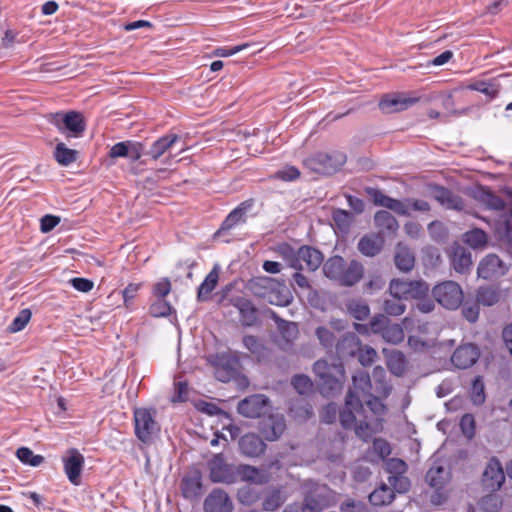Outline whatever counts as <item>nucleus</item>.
Here are the masks:
<instances>
[{"mask_svg": "<svg viewBox=\"0 0 512 512\" xmlns=\"http://www.w3.org/2000/svg\"><path fill=\"white\" fill-rule=\"evenodd\" d=\"M346 160V155L340 151L317 152L306 158L304 165L315 173L331 175L336 173L346 163Z\"/></svg>", "mask_w": 512, "mask_h": 512, "instance_id": "obj_1", "label": "nucleus"}, {"mask_svg": "<svg viewBox=\"0 0 512 512\" xmlns=\"http://www.w3.org/2000/svg\"><path fill=\"white\" fill-rule=\"evenodd\" d=\"M134 416L135 435L144 444H149L160 431V426L156 421V411L154 409L136 408Z\"/></svg>", "mask_w": 512, "mask_h": 512, "instance_id": "obj_2", "label": "nucleus"}, {"mask_svg": "<svg viewBox=\"0 0 512 512\" xmlns=\"http://www.w3.org/2000/svg\"><path fill=\"white\" fill-rule=\"evenodd\" d=\"M313 371L323 389L334 391L341 388L345 370L340 361L329 364L326 360L320 359L314 363Z\"/></svg>", "mask_w": 512, "mask_h": 512, "instance_id": "obj_3", "label": "nucleus"}, {"mask_svg": "<svg viewBox=\"0 0 512 512\" xmlns=\"http://www.w3.org/2000/svg\"><path fill=\"white\" fill-rule=\"evenodd\" d=\"M304 506L311 512H321L332 504V490L327 485L308 481L303 486Z\"/></svg>", "mask_w": 512, "mask_h": 512, "instance_id": "obj_4", "label": "nucleus"}, {"mask_svg": "<svg viewBox=\"0 0 512 512\" xmlns=\"http://www.w3.org/2000/svg\"><path fill=\"white\" fill-rule=\"evenodd\" d=\"M434 299L448 310H456L463 302V291L455 281H444L432 289Z\"/></svg>", "mask_w": 512, "mask_h": 512, "instance_id": "obj_5", "label": "nucleus"}, {"mask_svg": "<svg viewBox=\"0 0 512 512\" xmlns=\"http://www.w3.org/2000/svg\"><path fill=\"white\" fill-rule=\"evenodd\" d=\"M428 291L429 287L424 281L393 279L389 284V293L392 298H400L402 300L421 298L426 296Z\"/></svg>", "mask_w": 512, "mask_h": 512, "instance_id": "obj_6", "label": "nucleus"}, {"mask_svg": "<svg viewBox=\"0 0 512 512\" xmlns=\"http://www.w3.org/2000/svg\"><path fill=\"white\" fill-rule=\"evenodd\" d=\"M209 477L213 483L233 484L237 482V466L225 462L222 454H216L208 462Z\"/></svg>", "mask_w": 512, "mask_h": 512, "instance_id": "obj_7", "label": "nucleus"}, {"mask_svg": "<svg viewBox=\"0 0 512 512\" xmlns=\"http://www.w3.org/2000/svg\"><path fill=\"white\" fill-rule=\"evenodd\" d=\"M209 362L214 367L215 377L221 382H229L238 371L239 360L228 353L211 355Z\"/></svg>", "mask_w": 512, "mask_h": 512, "instance_id": "obj_8", "label": "nucleus"}, {"mask_svg": "<svg viewBox=\"0 0 512 512\" xmlns=\"http://www.w3.org/2000/svg\"><path fill=\"white\" fill-rule=\"evenodd\" d=\"M51 122L56 125L61 132L68 130L70 136L73 137L81 136L86 128L82 114L77 111L52 114Z\"/></svg>", "mask_w": 512, "mask_h": 512, "instance_id": "obj_9", "label": "nucleus"}, {"mask_svg": "<svg viewBox=\"0 0 512 512\" xmlns=\"http://www.w3.org/2000/svg\"><path fill=\"white\" fill-rule=\"evenodd\" d=\"M64 472L73 485H80L84 456L76 449L70 448L62 458Z\"/></svg>", "mask_w": 512, "mask_h": 512, "instance_id": "obj_10", "label": "nucleus"}, {"mask_svg": "<svg viewBox=\"0 0 512 512\" xmlns=\"http://www.w3.org/2000/svg\"><path fill=\"white\" fill-rule=\"evenodd\" d=\"M418 101V97H412L405 93L386 94L381 98L379 108L386 114L396 113L408 109Z\"/></svg>", "mask_w": 512, "mask_h": 512, "instance_id": "obj_11", "label": "nucleus"}, {"mask_svg": "<svg viewBox=\"0 0 512 512\" xmlns=\"http://www.w3.org/2000/svg\"><path fill=\"white\" fill-rule=\"evenodd\" d=\"M364 411L362 400L353 391H349L345 399V407L339 415L341 425L346 429L354 427L357 415H363Z\"/></svg>", "mask_w": 512, "mask_h": 512, "instance_id": "obj_12", "label": "nucleus"}, {"mask_svg": "<svg viewBox=\"0 0 512 512\" xmlns=\"http://www.w3.org/2000/svg\"><path fill=\"white\" fill-rule=\"evenodd\" d=\"M254 204V199H247L241 202L226 216L220 228L218 229L217 234L230 231L236 226L246 223L248 213L253 209Z\"/></svg>", "mask_w": 512, "mask_h": 512, "instance_id": "obj_13", "label": "nucleus"}, {"mask_svg": "<svg viewBox=\"0 0 512 512\" xmlns=\"http://www.w3.org/2000/svg\"><path fill=\"white\" fill-rule=\"evenodd\" d=\"M505 481V474L500 461L492 457L482 475V485L490 492L499 490Z\"/></svg>", "mask_w": 512, "mask_h": 512, "instance_id": "obj_14", "label": "nucleus"}, {"mask_svg": "<svg viewBox=\"0 0 512 512\" xmlns=\"http://www.w3.org/2000/svg\"><path fill=\"white\" fill-rule=\"evenodd\" d=\"M145 146L143 143L138 141H122L114 144L109 151V157L112 159L116 158H128L130 161H138L144 154Z\"/></svg>", "mask_w": 512, "mask_h": 512, "instance_id": "obj_15", "label": "nucleus"}, {"mask_svg": "<svg viewBox=\"0 0 512 512\" xmlns=\"http://www.w3.org/2000/svg\"><path fill=\"white\" fill-rule=\"evenodd\" d=\"M203 508L205 512H233L234 505L226 491L215 488L204 500Z\"/></svg>", "mask_w": 512, "mask_h": 512, "instance_id": "obj_16", "label": "nucleus"}, {"mask_svg": "<svg viewBox=\"0 0 512 512\" xmlns=\"http://www.w3.org/2000/svg\"><path fill=\"white\" fill-rule=\"evenodd\" d=\"M268 402L264 395H251L239 402L237 411L247 418H259L265 413Z\"/></svg>", "mask_w": 512, "mask_h": 512, "instance_id": "obj_17", "label": "nucleus"}, {"mask_svg": "<svg viewBox=\"0 0 512 512\" xmlns=\"http://www.w3.org/2000/svg\"><path fill=\"white\" fill-rule=\"evenodd\" d=\"M230 303L239 311L242 326L252 327L258 323V309L251 300L237 296L231 298Z\"/></svg>", "mask_w": 512, "mask_h": 512, "instance_id": "obj_18", "label": "nucleus"}, {"mask_svg": "<svg viewBox=\"0 0 512 512\" xmlns=\"http://www.w3.org/2000/svg\"><path fill=\"white\" fill-rule=\"evenodd\" d=\"M480 356L476 345L468 343L460 345L452 354L451 362L459 369H467L474 365Z\"/></svg>", "mask_w": 512, "mask_h": 512, "instance_id": "obj_19", "label": "nucleus"}, {"mask_svg": "<svg viewBox=\"0 0 512 512\" xmlns=\"http://www.w3.org/2000/svg\"><path fill=\"white\" fill-rule=\"evenodd\" d=\"M238 480L256 485H264L271 480V475L267 469L248 464H240L237 466V481Z\"/></svg>", "mask_w": 512, "mask_h": 512, "instance_id": "obj_20", "label": "nucleus"}, {"mask_svg": "<svg viewBox=\"0 0 512 512\" xmlns=\"http://www.w3.org/2000/svg\"><path fill=\"white\" fill-rule=\"evenodd\" d=\"M506 270L502 260L497 255L490 254L479 263L477 273L483 279H492L504 275Z\"/></svg>", "mask_w": 512, "mask_h": 512, "instance_id": "obj_21", "label": "nucleus"}, {"mask_svg": "<svg viewBox=\"0 0 512 512\" xmlns=\"http://www.w3.org/2000/svg\"><path fill=\"white\" fill-rule=\"evenodd\" d=\"M239 448L245 456L255 458L265 452L266 444L258 435L247 433L240 438Z\"/></svg>", "mask_w": 512, "mask_h": 512, "instance_id": "obj_22", "label": "nucleus"}, {"mask_svg": "<svg viewBox=\"0 0 512 512\" xmlns=\"http://www.w3.org/2000/svg\"><path fill=\"white\" fill-rule=\"evenodd\" d=\"M286 422L282 415H271L262 422L260 431L267 441L277 440L285 431Z\"/></svg>", "mask_w": 512, "mask_h": 512, "instance_id": "obj_23", "label": "nucleus"}, {"mask_svg": "<svg viewBox=\"0 0 512 512\" xmlns=\"http://www.w3.org/2000/svg\"><path fill=\"white\" fill-rule=\"evenodd\" d=\"M179 140L175 133H168L152 143L149 150L144 152L150 159L156 161L168 152Z\"/></svg>", "mask_w": 512, "mask_h": 512, "instance_id": "obj_24", "label": "nucleus"}, {"mask_svg": "<svg viewBox=\"0 0 512 512\" xmlns=\"http://www.w3.org/2000/svg\"><path fill=\"white\" fill-rule=\"evenodd\" d=\"M451 265L458 273H467L472 266L471 253L459 244H454L450 251Z\"/></svg>", "mask_w": 512, "mask_h": 512, "instance_id": "obj_25", "label": "nucleus"}, {"mask_svg": "<svg viewBox=\"0 0 512 512\" xmlns=\"http://www.w3.org/2000/svg\"><path fill=\"white\" fill-rule=\"evenodd\" d=\"M433 197L447 209H453L456 211H461L464 209L465 205L463 199L451 190L442 186H436L433 189Z\"/></svg>", "mask_w": 512, "mask_h": 512, "instance_id": "obj_26", "label": "nucleus"}, {"mask_svg": "<svg viewBox=\"0 0 512 512\" xmlns=\"http://www.w3.org/2000/svg\"><path fill=\"white\" fill-rule=\"evenodd\" d=\"M299 263L309 271H316L323 263V254L320 250L304 245L298 249Z\"/></svg>", "mask_w": 512, "mask_h": 512, "instance_id": "obj_27", "label": "nucleus"}, {"mask_svg": "<svg viewBox=\"0 0 512 512\" xmlns=\"http://www.w3.org/2000/svg\"><path fill=\"white\" fill-rule=\"evenodd\" d=\"M361 344L360 338L355 333L348 332L336 343L335 348L339 357H354Z\"/></svg>", "mask_w": 512, "mask_h": 512, "instance_id": "obj_28", "label": "nucleus"}, {"mask_svg": "<svg viewBox=\"0 0 512 512\" xmlns=\"http://www.w3.org/2000/svg\"><path fill=\"white\" fill-rule=\"evenodd\" d=\"M363 275L364 267L359 261L352 260L348 264L345 262L339 285L351 287L358 283L363 278Z\"/></svg>", "mask_w": 512, "mask_h": 512, "instance_id": "obj_29", "label": "nucleus"}, {"mask_svg": "<svg viewBox=\"0 0 512 512\" xmlns=\"http://www.w3.org/2000/svg\"><path fill=\"white\" fill-rule=\"evenodd\" d=\"M384 245V238L379 234L364 235L358 242L359 252L366 257H374L379 254Z\"/></svg>", "mask_w": 512, "mask_h": 512, "instance_id": "obj_30", "label": "nucleus"}, {"mask_svg": "<svg viewBox=\"0 0 512 512\" xmlns=\"http://www.w3.org/2000/svg\"><path fill=\"white\" fill-rule=\"evenodd\" d=\"M473 197L491 210L502 211L505 209L504 200L488 188L482 186L476 188L473 191Z\"/></svg>", "mask_w": 512, "mask_h": 512, "instance_id": "obj_31", "label": "nucleus"}, {"mask_svg": "<svg viewBox=\"0 0 512 512\" xmlns=\"http://www.w3.org/2000/svg\"><path fill=\"white\" fill-rule=\"evenodd\" d=\"M374 223L379 232L377 234H394L399 228L397 219L388 211L380 210L374 215Z\"/></svg>", "mask_w": 512, "mask_h": 512, "instance_id": "obj_32", "label": "nucleus"}, {"mask_svg": "<svg viewBox=\"0 0 512 512\" xmlns=\"http://www.w3.org/2000/svg\"><path fill=\"white\" fill-rule=\"evenodd\" d=\"M220 267L215 264L212 270L207 274L197 290V300L204 302L210 299L211 292L216 288L219 281Z\"/></svg>", "mask_w": 512, "mask_h": 512, "instance_id": "obj_33", "label": "nucleus"}, {"mask_svg": "<svg viewBox=\"0 0 512 512\" xmlns=\"http://www.w3.org/2000/svg\"><path fill=\"white\" fill-rule=\"evenodd\" d=\"M450 477V471L439 464H434L426 474L428 484L436 490L442 489L449 482Z\"/></svg>", "mask_w": 512, "mask_h": 512, "instance_id": "obj_34", "label": "nucleus"}, {"mask_svg": "<svg viewBox=\"0 0 512 512\" xmlns=\"http://www.w3.org/2000/svg\"><path fill=\"white\" fill-rule=\"evenodd\" d=\"M395 265L404 272L410 271L415 265V256L409 247L398 243L395 252Z\"/></svg>", "mask_w": 512, "mask_h": 512, "instance_id": "obj_35", "label": "nucleus"}, {"mask_svg": "<svg viewBox=\"0 0 512 512\" xmlns=\"http://www.w3.org/2000/svg\"><path fill=\"white\" fill-rule=\"evenodd\" d=\"M345 260L341 256L330 257L323 264V273L330 280L339 284L342 270L344 269Z\"/></svg>", "mask_w": 512, "mask_h": 512, "instance_id": "obj_36", "label": "nucleus"}, {"mask_svg": "<svg viewBox=\"0 0 512 512\" xmlns=\"http://www.w3.org/2000/svg\"><path fill=\"white\" fill-rule=\"evenodd\" d=\"M467 89L483 93L490 100H493L499 95L501 86L499 83L492 80H477L468 84Z\"/></svg>", "mask_w": 512, "mask_h": 512, "instance_id": "obj_37", "label": "nucleus"}, {"mask_svg": "<svg viewBox=\"0 0 512 512\" xmlns=\"http://www.w3.org/2000/svg\"><path fill=\"white\" fill-rule=\"evenodd\" d=\"M395 498L394 490L382 484L369 495V502L374 506H385L392 503Z\"/></svg>", "mask_w": 512, "mask_h": 512, "instance_id": "obj_38", "label": "nucleus"}, {"mask_svg": "<svg viewBox=\"0 0 512 512\" xmlns=\"http://www.w3.org/2000/svg\"><path fill=\"white\" fill-rule=\"evenodd\" d=\"M202 491L200 476L185 477L181 482V492L186 499H196Z\"/></svg>", "mask_w": 512, "mask_h": 512, "instance_id": "obj_39", "label": "nucleus"}, {"mask_svg": "<svg viewBox=\"0 0 512 512\" xmlns=\"http://www.w3.org/2000/svg\"><path fill=\"white\" fill-rule=\"evenodd\" d=\"M387 367L396 376H402L407 368L405 355L401 351H391L387 355Z\"/></svg>", "mask_w": 512, "mask_h": 512, "instance_id": "obj_40", "label": "nucleus"}, {"mask_svg": "<svg viewBox=\"0 0 512 512\" xmlns=\"http://www.w3.org/2000/svg\"><path fill=\"white\" fill-rule=\"evenodd\" d=\"M53 156L61 166H69L77 160L78 151L68 148L63 142L56 145Z\"/></svg>", "mask_w": 512, "mask_h": 512, "instance_id": "obj_41", "label": "nucleus"}, {"mask_svg": "<svg viewBox=\"0 0 512 512\" xmlns=\"http://www.w3.org/2000/svg\"><path fill=\"white\" fill-rule=\"evenodd\" d=\"M285 502V497L280 488L269 489L262 502L264 511H275Z\"/></svg>", "mask_w": 512, "mask_h": 512, "instance_id": "obj_42", "label": "nucleus"}, {"mask_svg": "<svg viewBox=\"0 0 512 512\" xmlns=\"http://www.w3.org/2000/svg\"><path fill=\"white\" fill-rule=\"evenodd\" d=\"M348 313L356 320L363 321L370 315V308L366 301L351 299L346 303Z\"/></svg>", "mask_w": 512, "mask_h": 512, "instance_id": "obj_43", "label": "nucleus"}, {"mask_svg": "<svg viewBox=\"0 0 512 512\" xmlns=\"http://www.w3.org/2000/svg\"><path fill=\"white\" fill-rule=\"evenodd\" d=\"M371 387L369 374L367 372H359L353 376V389L349 391H353L361 399V394L362 396L370 395Z\"/></svg>", "mask_w": 512, "mask_h": 512, "instance_id": "obj_44", "label": "nucleus"}, {"mask_svg": "<svg viewBox=\"0 0 512 512\" xmlns=\"http://www.w3.org/2000/svg\"><path fill=\"white\" fill-rule=\"evenodd\" d=\"M381 336L388 343L399 344L405 338L404 328L400 324L389 322Z\"/></svg>", "mask_w": 512, "mask_h": 512, "instance_id": "obj_45", "label": "nucleus"}, {"mask_svg": "<svg viewBox=\"0 0 512 512\" xmlns=\"http://www.w3.org/2000/svg\"><path fill=\"white\" fill-rule=\"evenodd\" d=\"M236 497L240 504L252 506L259 501L261 495L257 489L251 486H243L238 489Z\"/></svg>", "mask_w": 512, "mask_h": 512, "instance_id": "obj_46", "label": "nucleus"}, {"mask_svg": "<svg viewBox=\"0 0 512 512\" xmlns=\"http://www.w3.org/2000/svg\"><path fill=\"white\" fill-rule=\"evenodd\" d=\"M271 279L268 277H256L250 279L246 288L256 297L264 298L269 288Z\"/></svg>", "mask_w": 512, "mask_h": 512, "instance_id": "obj_47", "label": "nucleus"}, {"mask_svg": "<svg viewBox=\"0 0 512 512\" xmlns=\"http://www.w3.org/2000/svg\"><path fill=\"white\" fill-rule=\"evenodd\" d=\"M279 254L285 260L286 264L294 268L295 270H303L304 266L302 263H299L298 259V250H294L288 244H282L279 246Z\"/></svg>", "mask_w": 512, "mask_h": 512, "instance_id": "obj_48", "label": "nucleus"}, {"mask_svg": "<svg viewBox=\"0 0 512 512\" xmlns=\"http://www.w3.org/2000/svg\"><path fill=\"white\" fill-rule=\"evenodd\" d=\"M17 458L25 465L38 467L44 462L42 455L34 454L28 447H20L16 451Z\"/></svg>", "mask_w": 512, "mask_h": 512, "instance_id": "obj_49", "label": "nucleus"}, {"mask_svg": "<svg viewBox=\"0 0 512 512\" xmlns=\"http://www.w3.org/2000/svg\"><path fill=\"white\" fill-rule=\"evenodd\" d=\"M499 301V293L493 287H480L476 293V302L484 306H492Z\"/></svg>", "mask_w": 512, "mask_h": 512, "instance_id": "obj_50", "label": "nucleus"}, {"mask_svg": "<svg viewBox=\"0 0 512 512\" xmlns=\"http://www.w3.org/2000/svg\"><path fill=\"white\" fill-rule=\"evenodd\" d=\"M470 398L475 405H482L486 400L484 380L480 375L476 376L472 381Z\"/></svg>", "mask_w": 512, "mask_h": 512, "instance_id": "obj_51", "label": "nucleus"}, {"mask_svg": "<svg viewBox=\"0 0 512 512\" xmlns=\"http://www.w3.org/2000/svg\"><path fill=\"white\" fill-rule=\"evenodd\" d=\"M315 335L319 343L328 351L332 352L336 345V337L334 333L326 326H319L315 330Z\"/></svg>", "mask_w": 512, "mask_h": 512, "instance_id": "obj_52", "label": "nucleus"}, {"mask_svg": "<svg viewBox=\"0 0 512 512\" xmlns=\"http://www.w3.org/2000/svg\"><path fill=\"white\" fill-rule=\"evenodd\" d=\"M242 342L245 348L248 349L256 357L261 358L265 356L266 347L258 337L254 335H246L243 337Z\"/></svg>", "mask_w": 512, "mask_h": 512, "instance_id": "obj_53", "label": "nucleus"}, {"mask_svg": "<svg viewBox=\"0 0 512 512\" xmlns=\"http://www.w3.org/2000/svg\"><path fill=\"white\" fill-rule=\"evenodd\" d=\"M173 311L171 304L165 298H157L149 307V313L151 316L167 317Z\"/></svg>", "mask_w": 512, "mask_h": 512, "instance_id": "obj_54", "label": "nucleus"}, {"mask_svg": "<svg viewBox=\"0 0 512 512\" xmlns=\"http://www.w3.org/2000/svg\"><path fill=\"white\" fill-rule=\"evenodd\" d=\"M464 241L472 248L483 247L487 242V236L481 229H473L464 234Z\"/></svg>", "mask_w": 512, "mask_h": 512, "instance_id": "obj_55", "label": "nucleus"}, {"mask_svg": "<svg viewBox=\"0 0 512 512\" xmlns=\"http://www.w3.org/2000/svg\"><path fill=\"white\" fill-rule=\"evenodd\" d=\"M32 313L29 309L21 310L18 315L10 323L8 330L11 333H16L23 330L30 321Z\"/></svg>", "mask_w": 512, "mask_h": 512, "instance_id": "obj_56", "label": "nucleus"}, {"mask_svg": "<svg viewBox=\"0 0 512 512\" xmlns=\"http://www.w3.org/2000/svg\"><path fill=\"white\" fill-rule=\"evenodd\" d=\"M497 230L501 235V238L507 241L510 246H512V209L510 210L509 214H506L502 217Z\"/></svg>", "mask_w": 512, "mask_h": 512, "instance_id": "obj_57", "label": "nucleus"}, {"mask_svg": "<svg viewBox=\"0 0 512 512\" xmlns=\"http://www.w3.org/2000/svg\"><path fill=\"white\" fill-rule=\"evenodd\" d=\"M356 356L360 364L367 367L371 366L375 362L377 358V352L371 346L361 344L359 351L356 353Z\"/></svg>", "mask_w": 512, "mask_h": 512, "instance_id": "obj_58", "label": "nucleus"}, {"mask_svg": "<svg viewBox=\"0 0 512 512\" xmlns=\"http://www.w3.org/2000/svg\"><path fill=\"white\" fill-rule=\"evenodd\" d=\"M406 306L400 298L386 299L383 303V310L388 315L399 316L405 312Z\"/></svg>", "mask_w": 512, "mask_h": 512, "instance_id": "obj_59", "label": "nucleus"}, {"mask_svg": "<svg viewBox=\"0 0 512 512\" xmlns=\"http://www.w3.org/2000/svg\"><path fill=\"white\" fill-rule=\"evenodd\" d=\"M24 37H19V32L15 29H6L3 37L1 38V47L4 49H11L17 43H24Z\"/></svg>", "mask_w": 512, "mask_h": 512, "instance_id": "obj_60", "label": "nucleus"}, {"mask_svg": "<svg viewBox=\"0 0 512 512\" xmlns=\"http://www.w3.org/2000/svg\"><path fill=\"white\" fill-rule=\"evenodd\" d=\"M291 383H292L293 387L295 388V390L301 395H304V394H307L308 392H310L312 389V386H313V383L310 380V378L308 376L302 375V374L295 375L292 378Z\"/></svg>", "mask_w": 512, "mask_h": 512, "instance_id": "obj_61", "label": "nucleus"}, {"mask_svg": "<svg viewBox=\"0 0 512 512\" xmlns=\"http://www.w3.org/2000/svg\"><path fill=\"white\" fill-rule=\"evenodd\" d=\"M460 428L462 433L469 439L475 435V419L472 414H464L460 419Z\"/></svg>", "mask_w": 512, "mask_h": 512, "instance_id": "obj_62", "label": "nucleus"}, {"mask_svg": "<svg viewBox=\"0 0 512 512\" xmlns=\"http://www.w3.org/2000/svg\"><path fill=\"white\" fill-rule=\"evenodd\" d=\"M390 320L383 314H377L369 321V328L373 334H383L384 329Z\"/></svg>", "mask_w": 512, "mask_h": 512, "instance_id": "obj_63", "label": "nucleus"}, {"mask_svg": "<svg viewBox=\"0 0 512 512\" xmlns=\"http://www.w3.org/2000/svg\"><path fill=\"white\" fill-rule=\"evenodd\" d=\"M341 512H369L365 503L359 500L346 499L340 505Z\"/></svg>", "mask_w": 512, "mask_h": 512, "instance_id": "obj_64", "label": "nucleus"}]
</instances>
